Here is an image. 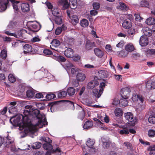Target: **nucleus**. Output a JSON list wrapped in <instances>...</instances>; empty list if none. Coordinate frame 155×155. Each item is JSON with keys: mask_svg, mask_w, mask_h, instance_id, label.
<instances>
[{"mask_svg": "<svg viewBox=\"0 0 155 155\" xmlns=\"http://www.w3.org/2000/svg\"><path fill=\"white\" fill-rule=\"evenodd\" d=\"M146 88L148 90L155 89V78L148 80L146 84Z\"/></svg>", "mask_w": 155, "mask_h": 155, "instance_id": "obj_5", "label": "nucleus"}, {"mask_svg": "<svg viewBox=\"0 0 155 155\" xmlns=\"http://www.w3.org/2000/svg\"><path fill=\"white\" fill-rule=\"evenodd\" d=\"M41 26L37 23H33L31 25V29L33 32H37L40 29Z\"/></svg>", "mask_w": 155, "mask_h": 155, "instance_id": "obj_15", "label": "nucleus"}, {"mask_svg": "<svg viewBox=\"0 0 155 155\" xmlns=\"http://www.w3.org/2000/svg\"><path fill=\"white\" fill-rule=\"evenodd\" d=\"M32 46L29 44H25L23 47V49L24 54L30 53L32 51Z\"/></svg>", "mask_w": 155, "mask_h": 155, "instance_id": "obj_14", "label": "nucleus"}, {"mask_svg": "<svg viewBox=\"0 0 155 155\" xmlns=\"http://www.w3.org/2000/svg\"><path fill=\"white\" fill-rule=\"evenodd\" d=\"M35 92L34 91L31 90H28L26 92V95L27 97L32 98L34 96Z\"/></svg>", "mask_w": 155, "mask_h": 155, "instance_id": "obj_34", "label": "nucleus"}, {"mask_svg": "<svg viewBox=\"0 0 155 155\" xmlns=\"http://www.w3.org/2000/svg\"><path fill=\"white\" fill-rule=\"evenodd\" d=\"M95 54L98 57L101 58L104 55V52L99 48H96L94 49Z\"/></svg>", "mask_w": 155, "mask_h": 155, "instance_id": "obj_20", "label": "nucleus"}, {"mask_svg": "<svg viewBox=\"0 0 155 155\" xmlns=\"http://www.w3.org/2000/svg\"><path fill=\"white\" fill-rule=\"evenodd\" d=\"M10 121L13 125L18 126L19 130H24L26 133L29 132L33 133L31 127V120L28 119V117L19 114L15 117L11 118Z\"/></svg>", "mask_w": 155, "mask_h": 155, "instance_id": "obj_2", "label": "nucleus"}, {"mask_svg": "<svg viewBox=\"0 0 155 155\" xmlns=\"http://www.w3.org/2000/svg\"><path fill=\"white\" fill-rule=\"evenodd\" d=\"M24 115L28 117V119L30 120L31 115L34 116L35 120L32 122L31 121V127L33 133L37 130L39 128L42 127L44 125L47 124L45 116L44 114L40 113L38 109L33 110L30 106L27 105L25 107V109L23 112Z\"/></svg>", "mask_w": 155, "mask_h": 155, "instance_id": "obj_1", "label": "nucleus"}, {"mask_svg": "<svg viewBox=\"0 0 155 155\" xmlns=\"http://www.w3.org/2000/svg\"><path fill=\"white\" fill-rule=\"evenodd\" d=\"M26 33H28V31L24 29H21L18 31V35H17V37H18V38H19L20 37L22 36L23 34ZM28 33L29 34H30V33L29 32Z\"/></svg>", "mask_w": 155, "mask_h": 155, "instance_id": "obj_44", "label": "nucleus"}, {"mask_svg": "<svg viewBox=\"0 0 155 155\" xmlns=\"http://www.w3.org/2000/svg\"><path fill=\"white\" fill-rule=\"evenodd\" d=\"M56 93L59 98H63L66 97L67 95V92L65 91H60Z\"/></svg>", "mask_w": 155, "mask_h": 155, "instance_id": "obj_38", "label": "nucleus"}, {"mask_svg": "<svg viewBox=\"0 0 155 155\" xmlns=\"http://www.w3.org/2000/svg\"><path fill=\"white\" fill-rule=\"evenodd\" d=\"M140 44L142 46H145L148 44V38L143 36H142L140 38Z\"/></svg>", "mask_w": 155, "mask_h": 155, "instance_id": "obj_9", "label": "nucleus"}, {"mask_svg": "<svg viewBox=\"0 0 155 155\" xmlns=\"http://www.w3.org/2000/svg\"><path fill=\"white\" fill-rule=\"evenodd\" d=\"M36 105L37 107L40 110H43L45 107V104L44 103H36Z\"/></svg>", "mask_w": 155, "mask_h": 155, "instance_id": "obj_51", "label": "nucleus"}, {"mask_svg": "<svg viewBox=\"0 0 155 155\" xmlns=\"http://www.w3.org/2000/svg\"><path fill=\"white\" fill-rule=\"evenodd\" d=\"M63 67L68 73L70 70L73 67V66L71 63L69 61H67L63 65Z\"/></svg>", "mask_w": 155, "mask_h": 155, "instance_id": "obj_26", "label": "nucleus"}, {"mask_svg": "<svg viewBox=\"0 0 155 155\" xmlns=\"http://www.w3.org/2000/svg\"><path fill=\"white\" fill-rule=\"evenodd\" d=\"M60 10L57 8H55L53 9L52 11V14L54 17L58 16V15L59 14Z\"/></svg>", "mask_w": 155, "mask_h": 155, "instance_id": "obj_50", "label": "nucleus"}, {"mask_svg": "<svg viewBox=\"0 0 155 155\" xmlns=\"http://www.w3.org/2000/svg\"><path fill=\"white\" fill-rule=\"evenodd\" d=\"M147 54L148 56L155 55V49H149L147 51Z\"/></svg>", "mask_w": 155, "mask_h": 155, "instance_id": "obj_48", "label": "nucleus"}, {"mask_svg": "<svg viewBox=\"0 0 155 155\" xmlns=\"http://www.w3.org/2000/svg\"><path fill=\"white\" fill-rule=\"evenodd\" d=\"M139 94H134L132 97V99L134 102H136L138 101Z\"/></svg>", "mask_w": 155, "mask_h": 155, "instance_id": "obj_59", "label": "nucleus"}, {"mask_svg": "<svg viewBox=\"0 0 155 155\" xmlns=\"http://www.w3.org/2000/svg\"><path fill=\"white\" fill-rule=\"evenodd\" d=\"M75 92V89L73 87H70L67 90V93L70 96L74 95Z\"/></svg>", "mask_w": 155, "mask_h": 155, "instance_id": "obj_37", "label": "nucleus"}, {"mask_svg": "<svg viewBox=\"0 0 155 155\" xmlns=\"http://www.w3.org/2000/svg\"><path fill=\"white\" fill-rule=\"evenodd\" d=\"M55 95L53 94H48L46 96V98L48 100H51L55 98Z\"/></svg>", "mask_w": 155, "mask_h": 155, "instance_id": "obj_55", "label": "nucleus"}, {"mask_svg": "<svg viewBox=\"0 0 155 155\" xmlns=\"http://www.w3.org/2000/svg\"><path fill=\"white\" fill-rule=\"evenodd\" d=\"M44 149L47 150H51L52 148V146L50 143H45L43 145Z\"/></svg>", "mask_w": 155, "mask_h": 155, "instance_id": "obj_42", "label": "nucleus"}, {"mask_svg": "<svg viewBox=\"0 0 155 155\" xmlns=\"http://www.w3.org/2000/svg\"><path fill=\"white\" fill-rule=\"evenodd\" d=\"M148 121L150 123L155 124V114H152L150 115L148 118Z\"/></svg>", "mask_w": 155, "mask_h": 155, "instance_id": "obj_41", "label": "nucleus"}, {"mask_svg": "<svg viewBox=\"0 0 155 155\" xmlns=\"http://www.w3.org/2000/svg\"><path fill=\"white\" fill-rule=\"evenodd\" d=\"M9 0H0V12L6 10L8 3Z\"/></svg>", "mask_w": 155, "mask_h": 155, "instance_id": "obj_8", "label": "nucleus"}, {"mask_svg": "<svg viewBox=\"0 0 155 155\" xmlns=\"http://www.w3.org/2000/svg\"><path fill=\"white\" fill-rule=\"evenodd\" d=\"M100 5L98 2H94L93 4V6L94 9H98L100 7Z\"/></svg>", "mask_w": 155, "mask_h": 155, "instance_id": "obj_63", "label": "nucleus"}, {"mask_svg": "<svg viewBox=\"0 0 155 155\" xmlns=\"http://www.w3.org/2000/svg\"><path fill=\"white\" fill-rule=\"evenodd\" d=\"M146 23L148 25H152L155 24V19L153 18H149L146 21Z\"/></svg>", "mask_w": 155, "mask_h": 155, "instance_id": "obj_32", "label": "nucleus"}, {"mask_svg": "<svg viewBox=\"0 0 155 155\" xmlns=\"http://www.w3.org/2000/svg\"><path fill=\"white\" fill-rule=\"evenodd\" d=\"M95 141L94 139L89 138L86 142V144L89 147L92 148L91 149L94 150V148H93L92 147Z\"/></svg>", "mask_w": 155, "mask_h": 155, "instance_id": "obj_25", "label": "nucleus"}, {"mask_svg": "<svg viewBox=\"0 0 155 155\" xmlns=\"http://www.w3.org/2000/svg\"><path fill=\"white\" fill-rule=\"evenodd\" d=\"M70 18L71 19V22L74 25H76L78 22V18L76 15H73Z\"/></svg>", "mask_w": 155, "mask_h": 155, "instance_id": "obj_28", "label": "nucleus"}, {"mask_svg": "<svg viewBox=\"0 0 155 155\" xmlns=\"http://www.w3.org/2000/svg\"><path fill=\"white\" fill-rule=\"evenodd\" d=\"M117 53L118 56L120 57H126L128 54V52L124 50H122L120 51H118L117 52Z\"/></svg>", "mask_w": 155, "mask_h": 155, "instance_id": "obj_30", "label": "nucleus"}, {"mask_svg": "<svg viewBox=\"0 0 155 155\" xmlns=\"http://www.w3.org/2000/svg\"><path fill=\"white\" fill-rule=\"evenodd\" d=\"M21 9L23 12H26L29 10V6L28 3H22L21 5Z\"/></svg>", "mask_w": 155, "mask_h": 155, "instance_id": "obj_24", "label": "nucleus"}, {"mask_svg": "<svg viewBox=\"0 0 155 155\" xmlns=\"http://www.w3.org/2000/svg\"><path fill=\"white\" fill-rule=\"evenodd\" d=\"M140 5L142 7L149 8L150 5L149 2L146 1H142L140 2Z\"/></svg>", "mask_w": 155, "mask_h": 155, "instance_id": "obj_40", "label": "nucleus"}, {"mask_svg": "<svg viewBox=\"0 0 155 155\" xmlns=\"http://www.w3.org/2000/svg\"><path fill=\"white\" fill-rule=\"evenodd\" d=\"M54 20L55 23L58 25H60L62 23V19L61 16L59 15L54 17Z\"/></svg>", "mask_w": 155, "mask_h": 155, "instance_id": "obj_43", "label": "nucleus"}, {"mask_svg": "<svg viewBox=\"0 0 155 155\" xmlns=\"http://www.w3.org/2000/svg\"><path fill=\"white\" fill-rule=\"evenodd\" d=\"M40 140L45 142V143H51L52 142V140L48 137H41L40 138Z\"/></svg>", "mask_w": 155, "mask_h": 155, "instance_id": "obj_46", "label": "nucleus"}, {"mask_svg": "<svg viewBox=\"0 0 155 155\" xmlns=\"http://www.w3.org/2000/svg\"><path fill=\"white\" fill-rule=\"evenodd\" d=\"M125 49L127 51L130 52L134 51V48L132 43H129L125 45Z\"/></svg>", "mask_w": 155, "mask_h": 155, "instance_id": "obj_23", "label": "nucleus"}, {"mask_svg": "<svg viewBox=\"0 0 155 155\" xmlns=\"http://www.w3.org/2000/svg\"><path fill=\"white\" fill-rule=\"evenodd\" d=\"M148 150L150 151V155H155V146L154 145H151L149 147Z\"/></svg>", "mask_w": 155, "mask_h": 155, "instance_id": "obj_36", "label": "nucleus"}, {"mask_svg": "<svg viewBox=\"0 0 155 155\" xmlns=\"http://www.w3.org/2000/svg\"><path fill=\"white\" fill-rule=\"evenodd\" d=\"M128 98H122L119 101L120 106L122 107H125L128 105Z\"/></svg>", "mask_w": 155, "mask_h": 155, "instance_id": "obj_22", "label": "nucleus"}, {"mask_svg": "<svg viewBox=\"0 0 155 155\" xmlns=\"http://www.w3.org/2000/svg\"><path fill=\"white\" fill-rule=\"evenodd\" d=\"M9 1L11 2L12 3L14 9L16 11H17L18 9L17 5V3H18V2L13 0H9Z\"/></svg>", "mask_w": 155, "mask_h": 155, "instance_id": "obj_45", "label": "nucleus"}, {"mask_svg": "<svg viewBox=\"0 0 155 155\" xmlns=\"http://www.w3.org/2000/svg\"><path fill=\"white\" fill-rule=\"evenodd\" d=\"M64 54L67 57L71 58L74 56V53L72 49L68 48L64 51Z\"/></svg>", "mask_w": 155, "mask_h": 155, "instance_id": "obj_12", "label": "nucleus"}, {"mask_svg": "<svg viewBox=\"0 0 155 155\" xmlns=\"http://www.w3.org/2000/svg\"><path fill=\"white\" fill-rule=\"evenodd\" d=\"M40 41L41 39L38 36L34 37L31 40L32 42H38Z\"/></svg>", "mask_w": 155, "mask_h": 155, "instance_id": "obj_62", "label": "nucleus"}, {"mask_svg": "<svg viewBox=\"0 0 155 155\" xmlns=\"http://www.w3.org/2000/svg\"><path fill=\"white\" fill-rule=\"evenodd\" d=\"M148 135L150 137H154L155 136V130L152 129L149 130L148 132Z\"/></svg>", "mask_w": 155, "mask_h": 155, "instance_id": "obj_53", "label": "nucleus"}, {"mask_svg": "<svg viewBox=\"0 0 155 155\" xmlns=\"http://www.w3.org/2000/svg\"><path fill=\"white\" fill-rule=\"evenodd\" d=\"M130 128V125L126 124L123 126V129L119 131V133L122 135L128 134H129V129Z\"/></svg>", "mask_w": 155, "mask_h": 155, "instance_id": "obj_10", "label": "nucleus"}, {"mask_svg": "<svg viewBox=\"0 0 155 155\" xmlns=\"http://www.w3.org/2000/svg\"><path fill=\"white\" fill-rule=\"evenodd\" d=\"M58 2L60 5L63 6V9L67 8L69 7L68 0H59Z\"/></svg>", "mask_w": 155, "mask_h": 155, "instance_id": "obj_21", "label": "nucleus"}, {"mask_svg": "<svg viewBox=\"0 0 155 155\" xmlns=\"http://www.w3.org/2000/svg\"><path fill=\"white\" fill-rule=\"evenodd\" d=\"M86 78L85 74L81 72H78L77 74L76 79L77 81L80 82L84 81Z\"/></svg>", "mask_w": 155, "mask_h": 155, "instance_id": "obj_11", "label": "nucleus"}, {"mask_svg": "<svg viewBox=\"0 0 155 155\" xmlns=\"http://www.w3.org/2000/svg\"><path fill=\"white\" fill-rule=\"evenodd\" d=\"M41 146V144L39 142H37L34 143L32 146L33 149H36L40 148Z\"/></svg>", "mask_w": 155, "mask_h": 155, "instance_id": "obj_49", "label": "nucleus"}, {"mask_svg": "<svg viewBox=\"0 0 155 155\" xmlns=\"http://www.w3.org/2000/svg\"><path fill=\"white\" fill-rule=\"evenodd\" d=\"M143 33L146 36H150L152 34V30L149 28L147 27H145L143 28Z\"/></svg>", "mask_w": 155, "mask_h": 155, "instance_id": "obj_19", "label": "nucleus"}, {"mask_svg": "<svg viewBox=\"0 0 155 155\" xmlns=\"http://www.w3.org/2000/svg\"><path fill=\"white\" fill-rule=\"evenodd\" d=\"M80 23L81 26L84 28L87 27L89 25V22L86 19H83L81 20Z\"/></svg>", "mask_w": 155, "mask_h": 155, "instance_id": "obj_33", "label": "nucleus"}, {"mask_svg": "<svg viewBox=\"0 0 155 155\" xmlns=\"http://www.w3.org/2000/svg\"><path fill=\"white\" fill-rule=\"evenodd\" d=\"M105 84L104 82H102L101 83L100 87V89L98 92V94L97 96V98H99L101 95L103 93L104 90V88L105 87Z\"/></svg>", "mask_w": 155, "mask_h": 155, "instance_id": "obj_27", "label": "nucleus"}, {"mask_svg": "<svg viewBox=\"0 0 155 155\" xmlns=\"http://www.w3.org/2000/svg\"><path fill=\"white\" fill-rule=\"evenodd\" d=\"M132 24L131 21L130 20L125 19L122 23V26L124 28L128 29L132 26Z\"/></svg>", "mask_w": 155, "mask_h": 155, "instance_id": "obj_13", "label": "nucleus"}, {"mask_svg": "<svg viewBox=\"0 0 155 155\" xmlns=\"http://www.w3.org/2000/svg\"><path fill=\"white\" fill-rule=\"evenodd\" d=\"M85 116V113L84 111L83 110H81V111L80 113V116H79V118L81 120H82Z\"/></svg>", "mask_w": 155, "mask_h": 155, "instance_id": "obj_64", "label": "nucleus"}, {"mask_svg": "<svg viewBox=\"0 0 155 155\" xmlns=\"http://www.w3.org/2000/svg\"><path fill=\"white\" fill-rule=\"evenodd\" d=\"M60 44L59 41L56 39L53 40L51 42L52 46L54 47H58L60 45Z\"/></svg>", "mask_w": 155, "mask_h": 155, "instance_id": "obj_39", "label": "nucleus"}, {"mask_svg": "<svg viewBox=\"0 0 155 155\" xmlns=\"http://www.w3.org/2000/svg\"><path fill=\"white\" fill-rule=\"evenodd\" d=\"M16 24V22L15 21H11L8 25L7 28L8 29H11L15 26Z\"/></svg>", "mask_w": 155, "mask_h": 155, "instance_id": "obj_54", "label": "nucleus"}, {"mask_svg": "<svg viewBox=\"0 0 155 155\" xmlns=\"http://www.w3.org/2000/svg\"><path fill=\"white\" fill-rule=\"evenodd\" d=\"M69 6L72 9H75L77 7V2L76 0H70Z\"/></svg>", "mask_w": 155, "mask_h": 155, "instance_id": "obj_35", "label": "nucleus"}, {"mask_svg": "<svg viewBox=\"0 0 155 155\" xmlns=\"http://www.w3.org/2000/svg\"><path fill=\"white\" fill-rule=\"evenodd\" d=\"M117 8L123 11H127L129 9L128 6L122 2H119Z\"/></svg>", "mask_w": 155, "mask_h": 155, "instance_id": "obj_17", "label": "nucleus"}, {"mask_svg": "<svg viewBox=\"0 0 155 155\" xmlns=\"http://www.w3.org/2000/svg\"><path fill=\"white\" fill-rule=\"evenodd\" d=\"M107 75L108 73L107 71L104 70H100L98 72L97 78L99 79H103L107 78Z\"/></svg>", "mask_w": 155, "mask_h": 155, "instance_id": "obj_7", "label": "nucleus"}, {"mask_svg": "<svg viewBox=\"0 0 155 155\" xmlns=\"http://www.w3.org/2000/svg\"><path fill=\"white\" fill-rule=\"evenodd\" d=\"M99 83L97 81H92L88 83L87 87L88 89H92L98 86Z\"/></svg>", "mask_w": 155, "mask_h": 155, "instance_id": "obj_16", "label": "nucleus"}, {"mask_svg": "<svg viewBox=\"0 0 155 155\" xmlns=\"http://www.w3.org/2000/svg\"><path fill=\"white\" fill-rule=\"evenodd\" d=\"M130 90L129 88L122 89L121 94L122 98H128L130 95Z\"/></svg>", "mask_w": 155, "mask_h": 155, "instance_id": "obj_6", "label": "nucleus"}, {"mask_svg": "<svg viewBox=\"0 0 155 155\" xmlns=\"http://www.w3.org/2000/svg\"><path fill=\"white\" fill-rule=\"evenodd\" d=\"M14 140L13 138L9 136L5 138L0 136V146L4 143L6 147H9L12 150L14 151L15 149Z\"/></svg>", "mask_w": 155, "mask_h": 155, "instance_id": "obj_3", "label": "nucleus"}, {"mask_svg": "<svg viewBox=\"0 0 155 155\" xmlns=\"http://www.w3.org/2000/svg\"><path fill=\"white\" fill-rule=\"evenodd\" d=\"M93 126V122L92 121L87 120L84 124L83 128L84 129L87 130L92 128Z\"/></svg>", "mask_w": 155, "mask_h": 155, "instance_id": "obj_18", "label": "nucleus"}, {"mask_svg": "<svg viewBox=\"0 0 155 155\" xmlns=\"http://www.w3.org/2000/svg\"><path fill=\"white\" fill-rule=\"evenodd\" d=\"M56 59L59 62H63L66 61V59L64 57L61 56H59L56 57Z\"/></svg>", "mask_w": 155, "mask_h": 155, "instance_id": "obj_56", "label": "nucleus"}, {"mask_svg": "<svg viewBox=\"0 0 155 155\" xmlns=\"http://www.w3.org/2000/svg\"><path fill=\"white\" fill-rule=\"evenodd\" d=\"M52 151L53 152L58 155H61L62 153L61 150L59 147H57L55 150H53Z\"/></svg>", "mask_w": 155, "mask_h": 155, "instance_id": "obj_61", "label": "nucleus"}, {"mask_svg": "<svg viewBox=\"0 0 155 155\" xmlns=\"http://www.w3.org/2000/svg\"><path fill=\"white\" fill-rule=\"evenodd\" d=\"M18 111V109L16 107H12L9 108V112L12 114H16Z\"/></svg>", "mask_w": 155, "mask_h": 155, "instance_id": "obj_52", "label": "nucleus"}, {"mask_svg": "<svg viewBox=\"0 0 155 155\" xmlns=\"http://www.w3.org/2000/svg\"><path fill=\"white\" fill-rule=\"evenodd\" d=\"M114 113L115 115L117 117L121 116L123 114V111L122 110L119 108H116L114 110Z\"/></svg>", "mask_w": 155, "mask_h": 155, "instance_id": "obj_31", "label": "nucleus"}, {"mask_svg": "<svg viewBox=\"0 0 155 155\" xmlns=\"http://www.w3.org/2000/svg\"><path fill=\"white\" fill-rule=\"evenodd\" d=\"M8 78L9 81L12 83H13L16 81L15 77L12 74H10L9 75Z\"/></svg>", "mask_w": 155, "mask_h": 155, "instance_id": "obj_47", "label": "nucleus"}, {"mask_svg": "<svg viewBox=\"0 0 155 155\" xmlns=\"http://www.w3.org/2000/svg\"><path fill=\"white\" fill-rule=\"evenodd\" d=\"M71 73L72 74H77L79 72V70L78 68H74L73 67L71 69Z\"/></svg>", "mask_w": 155, "mask_h": 155, "instance_id": "obj_58", "label": "nucleus"}, {"mask_svg": "<svg viewBox=\"0 0 155 155\" xmlns=\"http://www.w3.org/2000/svg\"><path fill=\"white\" fill-rule=\"evenodd\" d=\"M7 56V51L3 49L2 50L1 52L0 57L2 58H5Z\"/></svg>", "mask_w": 155, "mask_h": 155, "instance_id": "obj_60", "label": "nucleus"}, {"mask_svg": "<svg viewBox=\"0 0 155 155\" xmlns=\"http://www.w3.org/2000/svg\"><path fill=\"white\" fill-rule=\"evenodd\" d=\"M94 46V42L91 41L89 40L87 41L86 45V48L87 50H90Z\"/></svg>", "mask_w": 155, "mask_h": 155, "instance_id": "obj_29", "label": "nucleus"}, {"mask_svg": "<svg viewBox=\"0 0 155 155\" xmlns=\"http://www.w3.org/2000/svg\"><path fill=\"white\" fill-rule=\"evenodd\" d=\"M104 139H102V141L103 142V147L104 148H107L110 145V143L109 142H105L104 141Z\"/></svg>", "mask_w": 155, "mask_h": 155, "instance_id": "obj_57", "label": "nucleus"}, {"mask_svg": "<svg viewBox=\"0 0 155 155\" xmlns=\"http://www.w3.org/2000/svg\"><path fill=\"white\" fill-rule=\"evenodd\" d=\"M125 119L129 121L127 124L134 126L137 123V119L136 117H134L133 114L130 112H128L124 114Z\"/></svg>", "mask_w": 155, "mask_h": 155, "instance_id": "obj_4", "label": "nucleus"}]
</instances>
